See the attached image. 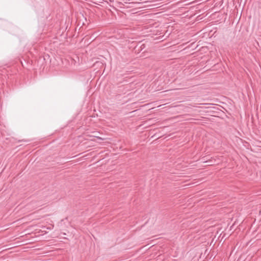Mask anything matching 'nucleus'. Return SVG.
I'll use <instances>...</instances> for the list:
<instances>
[{"label": "nucleus", "instance_id": "f257e3e1", "mask_svg": "<svg viewBox=\"0 0 261 261\" xmlns=\"http://www.w3.org/2000/svg\"><path fill=\"white\" fill-rule=\"evenodd\" d=\"M118 4L119 5L122 4L124 7H126V8L135 7V8H141V7H138V5L141 4H142V3L137 2H133L132 3H128V2L125 1L124 4H122L121 2H118Z\"/></svg>", "mask_w": 261, "mask_h": 261}, {"label": "nucleus", "instance_id": "f03ea898", "mask_svg": "<svg viewBox=\"0 0 261 261\" xmlns=\"http://www.w3.org/2000/svg\"><path fill=\"white\" fill-rule=\"evenodd\" d=\"M92 2L94 4H95L99 5L98 4H97V3H95V2H94V1H92Z\"/></svg>", "mask_w": 261, "mask_h": 261}]
</instances>
